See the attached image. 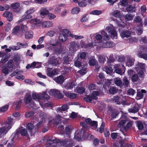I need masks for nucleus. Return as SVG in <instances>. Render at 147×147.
<instances>
[{"label": "nucleus", "instance_id": "f257e3e1", "mask_svg": "<svg viewBox=\"0 0 147 147\" xmlns=\"http://www.w3.org/2000/svg\"><path fill=\"white\" fill-rule=\"evenodd\" d=\"M108 35L105 30H102L98 32L95 34H91L90 38L92 42L88 45L90 47H93L96 46V44L100 45L103 48H109L114 47L115 44L112 42H108L110 39V37L112 38H117V34L115 28L112 25L107 26L105 28Z\"/></svg>", "mask_w": 147, "mask_h": 147}, {"label": "nucleus", "instance_id": "f03ea898", "mask_svg": "<svg viewBox=\"0 0 147 147\" xmlns=\"http://www.w3.org/2000/svg\"><path fill=\"white\" fill-rule=\"evenodd\" d=\"M121 112L123 114L119 119L118 126L122 129L127 130L132 126L133 121L129 119L127 113Z\"/></svg>", "mask_w": 147, "mask_h": 147}, {"label": "nucleus", "instance_id": "7ed1b4c3", "mask_svg": "<svg viewBox=\"0 0 147 147\" xmlns=\"http://www.w3.org/2000/svg\"><path fill=\"white\" fill-rule=\"evenodd\" d=\"M47 145L46 147H61L68 142L66 141H61L58 139L51 140L48 139L47 140Z\"/></svg>", "mask_w": 147, "mask_h": 147}, {"label": "nucleus", "instance_id": "20e7f679", "mask_svg": "<svg viewBox=\"0 0 147 147\" xmlns=\"http://www.w3.org/2000/svg\"><path fill=\"white\" fill-rule=\"evenodd\" d=\"M145 69V64L144 63H138L136 65L134 70V72H137L139 77H142L144 76Z\"/></svg>", "mask_w": 147, "mask_h": 147}, {"label": "nucleus", "instance_id": "39448f33", "mask_svg": "<svg viewBox=\"0 0 147 147\" xmlns=\"http://www.w3.org/2000/svg\"><path fill=\"white\" fill-rule=\"evenodd\" d=\"M50 44L52 46H56V48L54 51L55 53L59 54L62 53L64 51V46L59 42L58 40H52L50 42Z\"/></svg>", "mask_w": 147, "mask_h": 147}, {"label": "nucleus", "instance_id": "423d86ee", "mask_svg": "<svg viewBox=\"0 0 147 147\" xmlns=\"http://www.w3.org/2000/svg\"><path fill=\"white\" fill-rule=\"evenodd\" d=\"M114 69L116 73L122 75L124 73L125 67L121 64H115L114 65Z\"/></svg>", "mask_w": 147, "mask_h": 147}, {"label": "nucleus", "instance_id": "0eeeda50", "mask_svg": "<svg viewBox=\"0 0 147 147\" xmlns=\"http://www.w3.org/2000/svg\"><path fill=\"white\" fill-rule=\"evenodd\" d=\"M80 47L78 42L76 43L74 41L71 42L70 43V46L69 47V51L71 53V55H72L76 52L79 49Z\"/></svg>", "mask_w": 147, "mask_h": 147}, {"label": "nucleus", "instance_id": "6e6552de", "mask_svg": "<svg viewBox=\"0 0 147 147\" xmlns=\"http://www.w3.org/2000/svg\"><path fill=\"white\" fill-rule=\"evenodd\" d=\"M84 131L83 130H77L76 131L75 134L74 138L77 141H80L83 140V138H84ZM86 134V133H85Z\"/></svg>", "mask_w": 147, "mask_h": 147}, {"label": "nucleus", "instance_id": "1a4fd4ad", "mask_svg": "<svg viewBox=\"0 0 147 147\" xmlns=\"http://www.w3.org/2000/svg\"><path fill=\"white\" fill-rule=\"evenodd\" d=\"M50 95L54 97L58 98H61L63 97L62 94H61L59 91L55 89H51L49 91Z\"/></svg>", "mask_w": 147, "mask_h": 147}, {"label": "nucleus", "instance_id": "9d476101", "mask_svg": "<svg viewBox=\"0 0 147 147\" xmlns=\"http://www.w3.org/2000/svg\"><path fill=\"white\" fill-rule=\"evenodd\" d=\"M39 116L42 120L40 121L36 124V127L37 128H39L42 126L47 118V115L44 112L41 113L39 114Z\"/></svg>", "mask_w": 147, "mask_h": 147}, {"label": "nucleus", "instance_id": "9b49d317", "mask_svg": "<svg viewBox=\"0 0 147 147\" xmlns=\"http://www.w3.org/2000/svg\"><path fill=\"white\" fill-rule=\"evenodd\" d=\"M134 20L136 22H140V26L137 27L135 29L134 28V29L136 30V32L138 34H141L142 32V23L141 22V19L139 16L136 17L134 19Z\"/></svg>", "mask_w": 147, "mask_h": 147}, {"label": "nucleus", "instance_id": "f8f14e48", "mask_svg": "<svg viewBox=\"0 0 147 147\" xmlns=\"http://www.w3.org/2000/svg\"><path fill=\"white\" fill-rule=\"evenodd\" d=\"M58 72V70L55 69L52 70L50 68H47L46 70L47 75L49 77H52L53 76L57 75Z\"/></svg>", "mask_w": 147, "mask_h": 147}, {"label": "nucleus", "instance_id": "ddd939ff", "mask_svg": "<svg viewBox=\"0 0 147 147\" xmlns=\"http://www.w3.org/2000/svg\"><path fill=\"white\" fill-rule=\"evenodd\" d=\"M120 35L121 38H128L130 36L131 33L129 31L127 30H122L120 29H119Z\"/></svg>", "mask_w": 147, "mask_h": 147}, {"label": "nucleus", "instance_id": "4468645a", "mask_svg": "<svg viewBox=\"0 0 147 147\" xmlns=\"http://www.w3.org/2000/svg\"><path fill=\"white\" fill-rule=\"evenodd\" d=\"M41 93L33 92L32 94L33 99L36 101H39L41 99Z\"/></svg>", "mask_w": 147, "mask_h": 147}, {"label": "nucleus", "instance_id": "2eb2a0df", "mask_svg": "<svg viewBox=\"0 0 147 147\" xmlns=\"http://www.w3.org/2000/svg\"><path fill=\"white\" fill-rule=\"evenodd\" d=\"M3 16L6 17L9 21H11L13 19V15L12 13L8 11L5 12L3 14Z\"/></svg>", "mask_w": 147, "mask_h": 147}, {"label": "nucleus", "instance_id": "dca6fc26", "mask_svg": "<svg viewBox=\"0 0 147 147\" xmlns=\"http://www.w3.org/2000/svg\"><path fill=\"white\" fill-rule=\"evenodd\" d=\"M134 59L131 57L128 56L127 57L126 65L128 67H131L134 64Z\"/></svg>", "mask_w": 147, "mask_h": 147}, {"label": "nucleus", "instance_id": "f3484780", "mask_svg": "<svg viewBox=\"0 0 147 147\" xmlns=\"http://www.w3.org/2000/svg\"><path fill=\"white\" fill-rule=\"evenodd\" d=\"M11 137H12V142L11 143H8V147L11 146L14 143L15 141L18 139V133H13L11 135Z\"/></svg>", "mask_w": 147, "mask_h": 147}, {"label": "nucleus", "instance_id": "a211bd4d", "mask_svg": "<svg viewBox=\"0 0 147 147\" xmlns=\"http://www.w3.org/2000/svg\"><path fill=\"white\" fill-rule=\"evenodd\" d=\"M111 102H115L117 104H122L123 105L125 104V101L121 102L119 101V98L117 96H114L111 100Z\"/></svg>", "mask_w": 147, "mask_h": 147}, {"label": "nucleus", "instance_id": "6ab92c4d", "mask_svg": "<svg viewBox=\"0 0 147 147\" xmlns=\"http://www.w3.org/2000/svg\"><path fill=\"white\" fill-rule=\"evenodd\" d=\"M5 125L7 126L9 129H10L13 124V119L10 117H8L7 121L5 123Z\"/></svg>", "mask_w": 147, "mask_h": 147}, {"label": "nucleus", "instance_id": "aec40b11", "mask_svg": "<svg viewBox=\"0 0 147 147\" xmlns=\"http://www.w3.org/2000/svg\"><path fill=\"white\" fill-rule=\"evenodd\" d=\"M42 26L45 28H49L52 27L53 23L50 21H45L42 23Z\"/></svg>", "mask_w": 147, "mask_h": 147}, {"label": "nucleus", "instance_id": "412c9836", "mask_svg": "<svg viewBox=\"0 0 147 147\" xmlns=\"http://www.w3.org/2000/svg\"><path fill=\"white\" fill-rule=\"evenodd\" d=\"M10 129L8 128L7 126L5 125L4 124V125L2 127L0 128V135L3 134V135H4V134H5Z\"/></svg>", "mask_w": 147, "mask_h": 147}, {"label": "nucleus", "instance_id": "4be33fe9", "mask_svg": "<svg viewBox=\"0 0 147 147\" xmlns=\"http://www.w3.org/2000/svg\"><path fill=\"white\" fill-rule=\"evenodd\" d=\"M64 77L62 76H60L57 78L54 79V80L57 83L61 84L64 81Z\"/></svg>", "mask_w": 147, "mask_h": 147}, {"label": "nucleus", "instance_id": "5701e85b", "mask_svg": "<svg viewBox=\"0 0 147 147\" xmlns=\"http://www.w3.org/2000/svg\"><path fill=\"white\" fill-rule=\"evenodd\" d=\"M146 91L142 89L141 91L138 92L137 93V96L136 98L137 100L140 99L142 98L143 96V93H145Z\"/></svg>", "mask_w": 147, "mask_h": 147}, {"label": "nucleus", "instance_id": "b1692460", "mask_svg": "<svg viewBox=\"0 0 147 147\" xmlns=\"http://www.w3.org/2000/svg\"><path fill=\"white\" fill-rule=\"evenodd\" d=\"M32 100L31 95L30 94H27L24 99V102L26 105H27L30 103Z\"/></svg>", "mask_w": 147, "mask_h": 147}, {"label": "nucleus", "instance_id": "393cba45", "mask_svg": "<svg viewBox=\"0 0 147 147\" xmlns=\"http://www.w3.org/2000/svg\"><path fill=\"white\" fill-rule=\"evenodd\" d=\"M64 93L66 96L71 98H74L77 97V94H76L71 93L66 91H64Z\"/></svg>", "mask_w": 147, "mask_h": 147}, {"label": "nucleus", "instance_id": "a878e982", "mask_svg": "<svg viewBox=\"0 0 147 147\" xmlns=\"http://www.w3.org/2000/svg\"><path fill=\"white\" fill-rule=\"evenodd\" d=\"M68 108V106L66 105H63L61 108H58L57 109V111L59 113H63V111L66 110Z\"/></svg>", "mask_w": 147, "mask_h": 147}, {"label": "nucleus", "instance_id": "bb28decb", "mask_svg": "<svg viewBox=\"0 0 147 147\" xmlns=\"http://www.w3.org/2000/svg\"><path fill=\"white\" fill-rule=\"evenodd\" d=\"M89 19V16L87 14H85L82 15L80 20L82 22H85L88 21Z\"/></svg>", "mask_w": 147, "mask_h": 147}, {"label": "nucleus", "instance_id": "cd10ccee", "mask_svg": "<svg viewBox=\"0 0 147 147\" xmlns=\"http://www.w3.org/2000/svg\"><path fill=\"white\" fill-rule=\"evenodd\" d=\"M30 22L32 24V26H34L37 24H39L40 22V21L38 19L34 18L30 20Z\"/></svg>", "mask_w": 147, "mask_h": 147}, {"label": "nucleus", "instance_id": "c85d7f7f", "mask_svg": "<svg viewBox=\"0 0 147 147\" xmlns=\"http://www.w3.org/2000/svg\"><path fill=\"white\" fill-rule=\"evenodd\" d=\"M33 33L32 31H29L26 32L25 34V38L27 39H30L33 37Z\"/></svg>", "mask_w": 147, "mask_h": 147}, {"label": "nucleus", "instance_id": "c756f323", "mask_svg": "<svg viewBox=\"0 0 147 147\" xmlns=\"http://www.w3.org/2000/svg\"><path fill=\"white\" fill-rule=\"evenodd\" d=\"M14 63L12 60H10L7 63V67L10 69L12 70V71L14 70Z\"/></svg>", "mask_w": 147, "mask_h": 147}, {"label": "nucleus", "instance_id": "7c9ffc66", "mask_svg": "<svg viewBox=\"0 0 147 147\" xmlns=\"http://www.w3.org/2000/svg\"><path fill=\"white\" fill-rule=\"evenodd\" d=\"M67 37L63 35V34L60 33L59 36V39L60 42H64L66 41Z\"/></svg>", "mask_w": 147, "mask_h": 147}, {"label": "nucleus", "instance_id": "2f4dec72", "mask_svg": "<svg viewBox=\"0 0 147 147\" xmlns=\"http://www.w3.org/2000/svg\"><path fill=\"white\" fill-rule=\"evenodd\" d=\"M49 10L45 8H42L40 10V14L42 16H45L49 13Z\"/></svg>", "mask_w": 147, "mask_h": 147}, {"label": "nucleus", "instance_id": "473e14b6", "mask_svg": "<svg viewBox=\"0 0 147 147\" xmlns=\"http://www.w3.org/2000/svg\"><path fill=\"white\" fill-rule=\"evenodd\" d=\"M137 55L139 57L142 58L145 60H147V54L144 53L142 54V51H139L137 53Z\"/></svg>", "mask_w": 147, "mask_h": 147}, {"label": "nucleus", "instance_id": "72a5a7b5", "mask_svg": "<svg viewBox=\"0 0 147 147\" xmlns=\"http://www.w3.org/2000/svg\"><path fill=\"white\" fill-rule=\"evenodd\" d=\"M59 59H53L52 61H50L49 63L50 64H52L53 65L57 66L59 64Z\"/></svg>", "mask_w": 147, "mask_h": 147}, {"label": "nucleus", "instance_id": "f704fd0d", "mask_svg": "<svg viewBox=\"0 0 147 147\" xmlns=\"http://www.w3.org/2000/svg\"><path fill=\"white\" fill-rule=\"evenodd\" d=\"M12 71V69H8L6 67H3L2 70V72L5 75L8 74L9 72H11Z\"/></svg>", "mask_w": 147, "mask_h": 147}, {"label": "nucleus", "instance_id": "c9c22d12", "mask_svg": "<svg viewBox=\"0 0 147 147\" xmlns=\"http://www.w3.org/2000/svg\"><path fill=\"white\" fill-rule=\"evenodd\" d=\"M76 60H75L74 61V65L76 66L77 67H81L82 68L84 67L83 65H81V62L79 61H78L79 59L78 57H76Z\"/></svg>", "mask_w": 147, "mask_h": 147}, {"label": "nucleus", "instance_id": "e433bc0d", "mask_svg": "<svg viewBox=\"0 0 147 147\" xmlns=\"http://www.w3.org/2000/svg\"><path fill=\"white\" fill-rule=\"evenodd\" d=\"M75 86V83L73 82H71L65 85V88L68 89H70L72 88Z\"/></svg>", "mask_w": 147, "mask_h": 147}, {"label": "nucleus", "instance_id": "4c0bfd02", "mask_svg": "<svg viewBox=\"0 0 147 147\" xmlns=\"http://www.w3.org/2000/svg\"><path fill=\"white\" fill-rule=\"evenodd\" d=\"M102 13V11L99 10H94L90 13V14L95 15H99Z\"/></svg>", "mask_w": 147, "mask_h": 147}, {"label": "nucleus", "instance_id": "58836bf2", "mask_svg": "<svg viewBox=\"0 0 147 147\" xmlns=\"http://www.w3.org/2000/svg\"><path fill=\"white\" fill-rule=\"evenodd\" d=\"M78 3L79 6L82 7H85L87 5L86 1H81V0H79Z\"/></svg>", "mask_w": 147, "mask_h": 147}, {"label": "nucleus", "instance_id": "ea45409f", "mask_svg": "<svg viewBox=\"0 0 147 147\" xmlns=\"http://www.w3.org/2000/svg\"><path fill=\"white\" fill-rule=\"evenodd\" d=\"M128 3L127 0H120V2L118 3V5H120L123 6H125Z\"/></svg>", "mask_w": 147, "mask_h": 147}, {"label": "nucleus", "instance_id": "a19ab883", "mask_svg": "<svg viewBox=\"0 0 147 147\" xmlns=\"http://www.w3.org/2000/svg\"><path fill=\"white\" fill-rule=\"evenodd\" d=\"M69 36L72 37L74 38L75 39H82L84 38V37L83 36L81 35H78L70 34H69Z\"/></svg>", "mask_w": 147, "mask_h": 147}, {"label": "nucleus", "instance_id": "79ce46f5", "mask_svg": "<svg viewBox=\"0 0 147 147\" xmlns=\"http://www.w3.org/2000/svg\"><path fill=\"white\" fill-rule=\"evenodd\" d=\"M113 13V16L117 18H120L121 16L120 12L118 10L114 11Z\"/></svg>", "mask_w": 147, "mask_h": 147}, {"label": "nucleus", "instance_id": "37998d69", "mask_svg": "<svg viewBox=\"0 0 147 147\" xmlns=\"http://www.w3.org/2000/svg\"><path fill=\"white\" fill-rule=\"evenodd\" d=\"M115 83L117 86H120L122 82L120 79L118 78H115L114 79Z\"/></svg>", "mask_w": 147, "mask_h": 147}, {"label": "nucleus", "instance_id": "c03bdc74", "mask_svg": "<svg viewBox=\"0 0 147 147\" xmlns=\"http://www.w3.org/2000/svg\"><path fill=\"white\" fill-rule=\"evenodd\" d=\"M61 33L65 36L67 37L68 36H69V34H71L68 30L65 29H63Z\"/></svg>", "mask_w": 147, "mask_h": 147}, {"label": "nucleus", "instance_id": "a18cd8bd", "mask_svg": "<svg viewBox=\"0 0 147 147\" xmlns=\"http://www.w3.org/2000/svg\"><path fill=\"white\" fill-rule=\"evenodd\" d=\"M115 21L116 23L117 26L120 27H124L125 26V23L123 22L122 20H121V22L118 21L117 20Z\"/></svg>", "mask_w": 147, "mask_h": 147}, {"label": "nucleus", "instance_id": "49530a36", "mask_svg": "<svg viewBox=\"0 0 147 147\" xmlns=\"http://www.w3.org/2000/svg\"><path fill=\"white\" fill-rule=\"evenodd\" d=\"M20 133L22 136H27L28 135L27 130L24 128L20 129Z\"/></svg>", "mask_w": 147, "mask_h": 147}, {"label": "nucleus", "instance_id": "de8ad7c7", "mask_svg": "<svg viewBox=\"0 0 147 147\" xmlns=\"http://www.w3.org/2000/svg\"><path fill=\"white\" fill-rule=\"evenodd\" d=\"M39 103L40 105L43 109H44L47 107H51L52 105V103L49 102L46 103L45 104H43L40 102Z\"/></svg>", "mask_w": 147, "mask_h": 147}, {"label": "nucleus", "instance_id": "09e8293b", "mask_svg": "<svg viewBox=\"0 0 147 147\" xmlns=\"http://www.w3.org/2000/svg\"><path fill=\"white\" fill-rule=\"evenodd\" d=\"M105 68L104 70L107 74H110L113 71V69L110 66L105 67Z\"/></svg>", "mask_w": 147, "mask_h": 147}, {"label": "nucleus", "instance_id": "8fccbe9b", "mask_svg": "<svg viewBox=\"0 0 147 147\" xmlns=\"http://www.w3.org/2000/svg\"><path fill=\"white\" fill-rule=\"evenodd\" d=\"M96 63V60L93 57L90 58L89 61V64L90 66H93Z\"/></svg>", "mask_w": 147, "mask_h": 147}, {"label": "nucleus", "instance_id": "3c124183", "mask_svg": "<svg viewBox=\"0 0 147 147\" xmlns=\"http://www.w3.org/2000/svg\"><path fill=\"white\" fill-rule=\"evenodd\" d=\"M80 9L78 7H75L72 9L71 11V13L73 14H77L79 13Z\"/></svg>", "mask_w": 147, "mask_h": 147}, {"label": "nucleus", "instance_id": "603ef678", "mask_svg": "<svg viewBox=\"0 0 147 147\" xmlns=\"http://www.w3.org/2000/svg\"><path fill=\"white\" fill-rule=\"evenodd\" d=\"M137 125L139 129H142L144 128L143 124L141 121H137Z\"/></svg>", "mask_w": 147, "mask_h": 147}, {"label": "nucleus", "instance_id": "864d4df0", "mask_svg": "<svg viewBox=\"0 0 147 147\" xmlns=\"http://www.w3.org/2000/svg\"><path fill=\"white\" fill-rule=\"evenodd\" d=\"M139 110L137 107H135L129 109L128 110L129 112L135 113L137 112Z\"/></svg>", "mask_w": 147, "mask_h": 147}, {"label": "nucleus", "instance_id": "5fc2aeb1", "mask_svg": "<svg viewBox=\"0 0 147 147\" xmlns=\"http://www.w3.org/2000/svg\"><path fill=\"white\" fill-rule=\"evenodd\" d=\"M117 88L113 87L110 88L109 89V92L111 94H113L117 92Z\"/></svg>", "mask_w": 147, "mask_h": 147}, {"label": "nucleus", "instance_id": "6e6d98bb", "mask_svg": "<svg viewBox=\"0 0 147 147\" xmlns=\"http://www.w3.org/2000/svg\"><path fill=\"white\" fill-rule=\"evenodd\" d=\"M135 8V7L131 5H128L126 8V10L128 12L132 11Z\"/></svg>", "mask_w": 147, "mask_h": 147}, {"label": "nucleus", "instance_id": "4d7b16f0", "mask_svg": "<svg viewBox=\"0 0 147 147\" xmlns=\"http://www.w3.org/2000/svg\"><path fill=\"white\" fill-rule=\"evenodd\" d=\"M34 113L33 111H29L26 112L25 114V117L29 118L32 116Z\"/></svg>", "mask_w": 147, "mask_h": 147}, {"label": "nucleus", "instance_id": "13d9d810", "mask_svg": "<svg viewBox=\"0 0 147 147\" xmlns=\"http://www.w3.org/2000/svg\"><path fill=\"white\" fill-rule=\"evenodd\" d=\"M41 99L43 100H48L49 98V96L47 95L46 93L43 92L41 93Z\"/></svg>", "mask_w": 147, "mask_h": 147}, {"label": "nucleus", "instance_id": "bf43d9fd", "mask_svg": "<svg viewBox=\"0 0 147 147\" xmlns=\"http://www.w3.org/2000/svg\"><path fill=\"white\" fill-rule=\"evenodd\" d=\"M9 107V105H5L2 107H0V112H3L6 111Z\"/></svg>", "mask_w": 147, "mask_h": 147}, {"label": "nucleus", "instance_id": "052dcab7", "mask_svg": "<svg viewBox=\"0 0 147 147\" xmlns=\"http://www.w3.org/2000/svg\"><path fill=\"white\" fill-rule=\"evenodd\" d=\"M23 71L22 70H17L12 73L10 76L13 77L17 75L18 74L22 73Z\"/></svg>", "mask_w": 147, "mask_h": 147}, {"label": "nucleus", "instance_id": "680f3d73", "mask_svg": "<svg viewBox=\"0 0 147 147\" xmlns=\"http://www.w3.org/2000/svg\"><path fill=\"white\" fill-rule=\"evenodd\" d=\"M93 129H96L97 126V122L96 121H92L90 124Z\"/></svg>", "mask_w": 147, "mask_h": 147}, {"label": "nucleus", "instance_id": "e2e57ef3", "mask_svg": "<svg viewBox=\"0 0 147 147\" xmlns=\"http://www.w3.org/2000/svg\"><path fill=\"white\" fill-rule=\"evenodd\" d=\"M124 17L126 20L129 21L133 18L134 16L131 14H127Z\"/></svg>", "mask_w": 147, "mask_h": 147}, {"label": "nucleus", "instance_id": "0e129e2a", "mask_svg": "<svg viewBox=\"0 0 147 147\" xmlns=\"http://www.w3.org/2000/svg\"><path fill=\"white\" fill-rule=\"evenodd\" d=\"M123 84L126 87H127L129 84V81L127 78L125 77L123 79Z\"/></svg>", "mask_w": 147, "mask_h": 147}, {"label": "nucleus", "instance_id": "69168bd1", "mask_svg": "<svg viewBox=\"0 0 147 147\" xmlns=\"http://www.w3.org/2000/svg\"><path fill=\"white\" fill-rule=\"evenodd\" d=\"M22 100H20L19 101H17L16 102H14L13 103V105H16V107L17 109H19L20 106V104L22 102Z\"/></svg>", "mask_w": 147, "mask_h": 147}, {"label": "nucleus", "instance_id": "338daca9", "mask_svg": "<svg viewBox=\"0 0 147 147\" xmlns=\"http://www.w3.org/2000/svg\"><path fill=\"white\" fill-rule=\"evenodd\" d=\"M63 5V4H59L57 7L55 9V13H59L61 11V9L59 7H60L62 6Z\"/></svg>", "mask_w": 147, "mask_h": 147}, {"label": "nucleus", "instance_id": "774afa93", "mask_svg": "<svg viewBox=\"0 0 147 147\" xmlns=\"http://www.w3.org/2000/svg\"><path fill=\"white\" fill-rule=\"evenodd\" d=\"M99 94V93L97 91H93L91 94L92 97V98L94 99H96L97 98V96Z\"/></svg>", "mask_w": 147, "mask_h": 147}]
</instances>
